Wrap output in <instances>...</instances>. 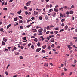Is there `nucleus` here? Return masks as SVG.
Instances as JSON below:
<instances>
[{
  "mask_svg": "<svg viewBox=\"0 0 77 77\" xmlns=\"http://www.w3.org/2000/svg\"><path fill=\"white\" fill-rule=\"evenodd\" d=\"M20 29H23V26H20Z\"/></svg>",
  "mask_w": 77,
  "mask_h": 77,
  "instance_id": "603ef678",
  "label": "nucleus"
},
{
  "mask_svg": "<svg viewBox=\"0 0 77 77\" xmlns=\"http://www.w3.org/2000/svg\"><path fill=\"white\" fill-rule=\"evenodd\" d=\"M40 45L41 44H40V43L39 42H38L37 43V46H38V47H40Z\"/></svg>",
  "mask_w": 77,
  "mask_h": 77,
  "instance_id": "dca6fc26",
  "label": "nucleus"
},
{
  "mask_svg": "<svg viewBox=\"0 0 77 77\" xmlns=\"http://www.w3.org/2000/svg\"><path fill=\"white\" fill-rule=\"evenodd\" d=\"M35 11L34 12V15H38L39 14V13L38 12H36V14H35Z\"/></svg>",
  "mask_w": 77,
  "mask_h": 77,
  "instance_id": "6e6552de",
  "label": "nucleus"
},
{
  "mask_svg": "<svg viewBox=\"0 0 77 77\" xmlns=\"http://www.w3.org/2000/svg\"><path fill=\"white\" fill-rule=\"evenodd\" d=\"M24 9H26V10H27V7H26V6H25L24 7Z\"/></svg>",
  "mask_w": 77,
  "mask_h": 77,
  "instance_id": "58836bf2",
  "label": "nucleus"
},
{
  "mask_svg": "<svg viewBox=\"0 0 77 77\" xmlns=\"http://www.w3.org/2000/svg\"><path fill=\"white\" fill-rule=\"evenodd\" d=\"M65 21V20L64 19H62L61 20V22H63V21Z\"/></svg>",
  "mask_w": 77,
  "mask_h": 77,
  "instance_id": "7c9ffc66",
  "label": "nucleus"
},
{
  "mask_svg": "<svg viewBox=\"0 0 77 77\" xmlns=\"http://www.w3.org/2000/svg\"><path fill=\"white\" fill-rule=\"evenodd\" d=\"M31 2H32V1H31L28 2L26 4V5L27 6H29V5H30Z\"/></svg>",
  "mask_w": 77,
  "mask_h": 77,
  "instance_id": "20e7f679",
  "label": "nucleus"
},
{
  "mask_svg": "<svg viewBox=\"0 0 77 77\" xmlns=\"http://www.w3.org/2000/svg\"><path fill=\"white\" fill-rule=\"evenodd\" d=\"M48 16H47V15H46L45 17V20H48Z\"/></svg>",
  "mask_w": 77,
  "mask_h": 77,
  "instance_id": "a878e982",
  "label": "nucleus"
},
{
  "mask_svg": "<svg viewBox=\"0 0 77 77\" xmlns=\"http://www.w3.org/2000/svg\"><path fill=\"white\" fill-rule=\"evenodd\" d=\"M0 31L1 32H3V28H2L0 29Z\"/></svg>",
  "mask_w": 77,
  "mask_h": 77,
  "instance_id": "3c124183",
  "label": "nucleus"
},
{
  "mask_svg": "<svg viewBox=\"0 0 77 77\" xmlns=\"http://www.w3.org/2000/svg\"><path fill=\"white\" fill-rule=\"evenodd\" d=\"M68 47V48H70V47H71V45H68L67 46Z\"/></svg>",
  "mask_w": 77,
  "mask_h": 77,
  "instance_id": "e2e57ef3",
  "label": "nucleus"
},
{
  "mask_svg": "<svg viewBox=\"0 0 77 77\" xmlns=\"http://www.w3.org/2000/svg\"><path fill=\"white\" fill-rule=\"evenodd\" d=\"M50 7V5H46V9H48V8H49Z\"/></svg>",
  "mask_w": 77,
  "mask_h": 77,
  "instance_id": "f3484780",
  "label": "nucleus"
},
{
  "mask_svg": "<svg viewBox=\"0 0 77 77\" xmlns=\"http://www.w3.org/2000/svg\"><path fill=\"white\" fill-rule=\"evenodd\" d=\"M39 19L41 20H42V16H40V17H39Z\"/></svg>",
  "mask_w": 77,
  "mask_h": 77,
  "instance_id": "4c0bfd02",
  "label": "nucleus"
},
{
  "mask_svg": "<svg viewBox=\"0 0 77 77\" xmlns=\"http://www.w3.org/2000/svg\"><path fill=\"white\" fill-rule=\"evenodd\" d=\"M73 39H77V37H73Z\"/></svg>",
  "mask_w": 77,
  "mask_h": 77,
  "instance_id": "a19ab883",
  "label": "nucleus"
},
{
  "mask_svg": "<svg viewBox=\"0 0 77 77\" xmlns=\"http://www.w3.org/2000/svg\"><path fill=\"white\" fill-rule=\"evenodd\" d=\"M50 27L51 28L52 27H54V26L53 25H51L50 26Z\"/></svg>",
  "mask_w": 77,
  "mask_h": 77,
  "instance_id": "680f3d73",
  "label": "nucleus"
},
{
  "mask_svg": "<svg viewBox=\"0 0 77 77\" xmlns=\"http://www.w3.org/2000/svg\"><path fill=\"white\" fill-rule=\"evenodd\" d=\"M11 26L12 25L11 24H10L9 25H8L7 27V29H9V27H11Z\"/></svg>",
  "mask_w": 77,
  "mask_h": 77,
  "instance_id": "39448f33",
  "label": "nucleus"
},
{
  "mask_svg": "<svg viewBox=\"0 0 77 77\" xmlns=\"http://www.w3.org/2000/svg\"><path fill=\"white\" fill-rule=\"evenodd\" d=\"M63 8H64V9H68V7L65 6L63 7Z\"/></svg>",
  "mask_w": 77,
  "mask_h": 77,
  "instance_id": "2eb2a0df",
  "label": "nucleus"
},
{
  "mask_svg": "<svg viewBox=\"0 0 77 77\" xmlns=\"http://www.w3.org/2000/svg\"><path fill=\"white\" fill-rule=\"evenodd\" d=\"M63 7H61V8H59V10H63Z\"/></svg>",
  "mask_w": 77,
  "mask_h": 77,
  "instance_id": "a18cd8bd",
  "label": "nucleus"
},
{
  "mask_svg": "<svg viewBox=\"0 0 77 77\" xmlns=\"http://www.w3.org/2000/svg\"><path fill=\"white\" fill-rule=\"evenodd\" d=\"M17 49V48L15 47H14L13 49L12 50V51H14V50H15Z\"/></svg>",
  "mask_w": 77,
  "mask_h": 77,
  "instance_id": "4468645a",
  "label": "nucleus"
},
{
  "mask_svg": "<svg viewBox=\"0 0 77 77\" xmlns=\"http://www.w3.org/2000/svg\"><path fill=\"white\" fill-rule=\"evenodd\" d=\"M32 45V44L31 43H29L28 44V47H30V45Z\"/></svg>",
  "mask_w": 77,
  "mask_h": 77,
  "instance_id": "c9c22d12",
  "label": "nucleus"
},
{
  "mask_svg": "<svg viewBox=\"0 0 77 77\" xmlns=\"http://www.w3.org/2000/svg\"><path fill=\"white\" fill-rule=\"evenodd\" d=\"M42 35V33L41 32H39L38 33V35H39L40 36L41 35Z\"/></svg>",
  "mask_w": 77,
  "mask_h": 77,
  "instance_id": "864d4df0",
  "label": "nucleus"
},
{
  "mask_svg": "<svg viewBox=\"0 0 77 77\" xmlns=\"http://www.w3.org/2000/svg\"><path fill=\"white\" fill-rule=\"evenodd\" d=\"M42 53H45V50H42Z\"/></svg>",
  "mask_w": 77,
  "mask_h": 77,
  "instance_id": "2f4dec72",
  "label": "nucleus"
},
{
  "mask_svg": "<svg viewBox=\"0 0 77 77\" xmlns=\"http://www.w3.org/2000/svg\"><path fill=\"white\" fill-rule=\"evenodd\" d=\"M47 49L48 50H51V47H50V46H48Z\"/></svg>",
  "mask_w": 77,
  "mask_h": 77,
  "instance_id": "9b49d317",
  "label": "nucleus"
},
{
  "mask_svg": "<svg viewBox=\"0 0 77 77\" xmlns=\"http://www.w3.org/2000/svg\"><path fill=\"white\" fill-rule=\"evenodd\" d=\"M3 10H4L5 11H7V8H5L3 9Z\"/></svg>",
  "mask_w": 77,
  "mask_h": 77,
  "instance_id": "c03bdc74",
  "label": "nucleus"
},
{
  "mask_svg": "<svg viewBox=\"0 0 77 77\" xmlns=\"http://www.w3.org/2000/svg\"><path fill=\"white\" fill-rule=\"evenodd\" d=\"M31 48L33 50V49H34V46L33 45H32L31 47Z\"/></svg>",
  "mask_w": 77,
  "mask_h": 77,
  "instance_id": "b1692460",
  "label": "nucleus"
},
{
  "mask_svg": "<svg viewBox=\"0 0 77 77\" xmlns=\"http://www.w3.org/2000/svg\"><path fill=\"white\" fill-rule=\"evenodd\" d=\"M53 37H54V35H52L51 36L50 35L49 36L50 38H53Z\"/></svg>",
  "mask_w": 77,
  "mask_h": 77,
  "instance_id": "393cba45",
  "label": "nucleus"
},
{
  "mask_svg": "<svg viewBox=\"0 0 77 77\" xmlns=\"http://www.w3.org/2000/svg\"><path fill=\"white\" fill-rule=\"evenodd\" d=\"M63 31H64V29H62L60 30V32H63Z\"/></svg>",
  "mask_w": 77,
  "mask_h": 77,
  "instance_id": "8fccbe9b",
  "label": "nucleus"
},
{
  "mask_svg": "<svg viewBox=\"0 0 77 77\" xmlns=\"http://www.w3.org/2000/svg\"><path fill=\"white\" fill-rule=\"evenodd\" d=\"M44 66H45L47 67L48 66V64L45 63L44 64Z\"/></svg>",
  "mask_w": 77,
  "mask_h": 77,
  "instance_id": "c85d7f7f",
  "label": "nucleus"
},
{
  "mask_svg": "<svg viewBox=\"0 0 77 77\" xmlns=\"http://www.w3.org/2000/svg\"><path fill=\"white\" fill-rule=\"evenodd\" d=\"M17 14H20L21 13V10H20L18 12H17Z\"/></svg>",
  "mask_w": 77,
  "mask_h": 77,
  "instance_id": "6ab92c4d",
  "label": "nucleus"
},
{
  "mask_svg": "<svg viewBox=\"0 0 77 77\" xmlns=\"http://www.w3.org/2000/svg\"><path fill=\"white\" fill-rule=\"evenodd\" d=\"M46 45H44L42 46V47L43 48V49H45V48H46Z\"/></svg>",
  "mask_w": 77,
  "mask_h": 77,
  "instance_id": "423d86ee",
  "label": "nucleus"
},
{
  "mask_svg": "<svg viewBox=\"0 0 77 77\" xmlns=\"http://www.w3.org/2000/svg\"><path fill=\"white\" fill-rule=\"evenodd\" d=\"M55 30H59V28L56 27L55 28Z\"/></svg>",
  "mask_w": 77,
  "mask_h": 77,
  "instance_id": "c756f323",
  "label": "nucleus"
},
{
  "mask_svg": "<svg viewBox=\"0 0 77 77\" xmlns=\"http://www.w3.org/2000/svg\"><path fill=\"white\" fill-rule=\"evenodd\" d=\"M54 33L55 34H57V33H58V31H54Z\"/></svg>",
  "mask_w": 77,
  "mask_h": 77,
  "instance_id": "aec40b11",
  "label": "nucleus"
},
{
  "mask_svg": "<svg viewBox=\"0 0 77 77\" xmlns=\"http://www.w3.org/2000/svg\"><path fill=\"white\" fill-rule=\"evenodd\" d=\"M41 50V48H39L36 50V52H37V53H38V52H39V51H40V50Z\"/></svg>",
  "mask_w": 77,
  "mask_h": 77,
  "instance_id": "f03ea898",
  "label": "nucleus"
},
{
  "mask_svg": "<svg viewBox=\"0 0 77 77\" xmlns=\"http://www.w3.org/2000/svg\"><path fill=\"white\" fill-rule=\"evenodd\" d=\"M46 39L48 40H50V37L48 36L46 38Z\"/></svg>",
  "mask_w": 77,
  "mask_h": 77,
  "instance_id": "f704fd0d",
  "label": "nucleus"
},
{
  "mask_svg": "<svg viewBox=\"0 0 77 77\" xmlns=\"http://www.w3.org/2000/svg\"><path fill=\"white\" fill-rule=\"evenodd\" d=\"M32 32H37V30H36V29H33L32 30Z\"/></svg>",
  "mask_w": 77,
  "mask_h": 77,
  "instance_id": "7ed1b4c3",
  "label": "nucleus"
},
{
  "mask_svg": "<svg viewBox=\"0 0 77 77\" xmlns=\"http://www.w3.org/2000/svg\"><path fill=\"white\" fill-rule=\"evenodd\" d=\"M33 40L34 41H35V42H38V39L37 38H35Z\"/></svg>",
  "mask_w": 77,
  "mask_h": 77,
  "instance_id": "a211bd4d",
  "label": "nucleus"
},
{
  "mask_svg": "<svg viewBox=\"0 0 77 77\" xmlns=\"http://www.w3.org/2000/svg\"><path fill=\"white\" fill-rule=\"evenodd\" d=\"M2 45H5V42L3 41H2Z\"/></svg>",
  "mask_w": 77,
  "mask_h": 77,
  "instance_id": "5701e85b",
  "label": "nucleus"
},
{
  "mask_svg": "<svg viewBox=\"0 0 77 77\" xmlns=\"http://www.w3.org/2000/svg\"><path fill=\"white\" fill-rule=\"evenodd\" d=\"M19 17L20 18V19H22V18H23V17H22V16H19Z\"/></svg>",
  "mask_w": 77,
  "mask_h": 77,
  "instance_id": "13d9d810",
  "label": "nucleus"
},
{
  "mask_svg": "<svg viewBox=\"0 0 77 77\" xmlns=\"http://www.w3.org/2000/svg\"><path fill=\"white\" fill-rule=\"evenodd\" d=\"M3 40L5 42H6V41H7V39H5V38H4Z\"/></svg>",
  "mask_w": 77,
  "mask_h": 77,
  "instance_id": "cd10ccee",
  "label": "nucleus"
},
{
  "mask_svg": "<svg viewBox=\"0 0 77 77\" xmlns=\"http://www.w3.org/2000/svg\"><path fill=\"white\" fill-rule=\"evenodd\" d=\"M50 33L51 35H53V34H54L53 31L51 32Z\"/></svg>",
  "mask_w": 77,
  "mask_h": 77,
  "instance_id": "bf43d9fd",
  "label": "nucleus"
},
{
  "mask_svg": "<svg viewBox=\"0 0 77 77\" xmlns=\"http://www.w3.org/2000/svg\"><path fill=\"white\" fill-rule=\"evenodd\" d=\"M30 21H32V20H31V19H30L29 20H28L27 21V23H29V22H30Z\"/></svg>",
  "mask_w": 77,
  "mask_h": 77,
  "instance_id": "de8ad7c7",
  "label": "nucleus"
},
{
  "mask_svg": "<svg viewBox=\"0 0 77 77\" xmlns=\"http://www.w3.org/2000/svg\"><path fill=\"white\" fill-rule=\"evenodd\" d=\"M40 38H41V39H42V41H44V37L42 36H41L40 37Z\"/></svg>",
  "mask_w": 77,
  "mask_h": 77,
  "instance_id": "4be33fe9",
  "label": "nucleus"
},
{
  "mask_svg": "<svg viewBox=\"0 0 77 77\" xmlns=\"http://www.w3.org/2000/svg\"><path fill=\"white\" fill-rule=\"evenodd\" d=\"M20 48L21 49H23V48H24V46H21Z\"/></svg>",
  "mask_w": 77,
  "mask_h": 77,
  "instance_id": "09e8293b",
  "label": "nucleus"
},
{
  "mask_svg": "<svg viewBox=\"0 0 77 77\" xmlns=\"http://www.w3.org/2000/svg\"><path fill=\"white\" fill-rule=\"evenodd\" d=\"M47 29L48 30V29H50V27H49V26H48L47 27Z\"/></svg>",
  "mask_w": 77,
  "mask_h": 77,
  "instance_id": "0e129e2a",
  "label": "nucleus"
},
{
  "mask_svg": "<svg viewBox=\"0 0 77 77\" xmlns=\"http://www.w3.org/2000/svg\"><path fill=\"white\" fill-rule=\"evenodd\" d=\"M60 17H63V14L62 13H60Z\"/></svg>",
  "mask_w": 77,
  "mask_h": 77,
  "instance_id": "49530a36",
  "label": "nucleus"
},
{
  "mask_svg": "<svg viewBox=\"0 0 77 77\" xmlns=\"http://www.w3.org/2000/svg\"><path fill=\"white\" fill-rule=\"evenodd\" d=\"M56 13L55 12H53L52 14L53 17H56Z\"/></svg>",
  "mask_w": 77,
  "mask_h": 77,
  "instance_id": "f257e3e1",
  "label": "nucleus"
},
{
  "mask_svg": "<svg viewBox=\"0 0 77 77\" xmlns=\"http://www.w3.org/2000/svg\"><path fill=\"white\" fill-rule=\"evenodd\" d=\"M65 30H67V29H68V26L66 25L65 27Z\"/></svg>",
  "mask_w": 77,
  "mask_h": 77,
  "instance_id": "72a5a7b5",
  "label": "nucleus"
},
{
  "mask_svg": "<svg viewBox=\"0 0 77 77\" xmlns=\"http://www.w3.org/2000/svg\"><path fill=\"white\" fill-rule=\"evenodd\" d=\"M20 59H23V57H22V56H20L19 57Z\"/></svg>",
  "mask_w": 77,
  "mask_h": 77,
  "instance_id": "6e6d98bb",
  "label": "nucleus"
},
{
  "mask_svg": "<svg viewBox=\"0 0 77 77\" xmlns=\"http://www.w3.org/2000/svg\"><path fill=\"white\" fill-rule=\"evenodd\" d=\"M26 39H27V37H23V40L25 41V40H26Z\"/></svg>",
  "mask_w": 77,
  "mask_h": 77,
  "instance_id": "473e14b6",
  "label": "nucleus"
},
{
  "mask_svg": "<svg viewBox=\"0 0 77 77\" xmlns=\"http://www.w3.org/2000/svg\"><path fill=\"white\" fill-rule=\"evenodd\" d=\"M14 20L15 21H17L18 20V17H15L14 18Z\"/></svg>",
  "mask_w": 77,
  "mask_h": 77,
  "instance_id": "1a4fd4ad",
  "label": "nucleus"
},
{
  "mask_svg": "<svg viewBox=\"0 0 77 77\" xmlns=\"http://www.w3.org/2000/svg\"><path fill=\"white\" fill-rule=\"evenodd\" d=\"M61 26H65V24H64V23H63L61 24Z\"/></svg>",
  "mask_w": 77,
  "mask_h": 77,
  "instance_id": "338daca9",
  "label": "nucleus"
},
{
  "mask_svg": "<svg viewBox=\"0 0 77 77\" xmlns=\"http://www.w3.org/2000/svg\"><path fill=\"white\" fill-rule=\"evenodd\" d=\"M54 38H52L51 39V41L52 42H54Z\"/></svg>",
  "mask_w": 77,
  "mask_h": 77,
  "instance_id": "0eeeda50",
  "label": "nucleus"
},
{
  "mask_svg": "<svg viewBox=\"0 0 77 77\" xmlns=\"http://www.w3.org/2000/svg\"><path fill=\"white\" fill-rule=\"evenodd\" d=\"M63 16L64 17H66V16L65 15V14L64 13L63 14Z\"/></svg>",
  "mask_w": 77,
  "mask_h": 77,
  "instance_id": "ea45409f",
  "label": "nucleus"
},
{
  "mask_svg": "<svg viewBox=\"0 0 77 77\" xmlns=\"http://www.w3.org/2000/svg\"><path fill=\"white\" fill-rule=\"evenodd\" d=\"M15 55H17L18 56V55H19V53L18 52L17 53H15Z\"/></svg>",
  "mask_w": 77,
  "mask_h": 77,
  "instance_id": "4d7b16f0",
  "label": "nucleus"
},
{
  "mask_svg": "<svg viewBox=\"0 0 77 77\" xmlns=\"http://www.w3.org/2000/svg\"><path fill=\"white\" fill-rule=\"evenodd\" d=\"M30 26H31V25H29L28 26H27L26 27H27V28H29L30 27Z\"/></svg>",
  "mask_w": 77,
  "mask_h": 77,
  "instance_id": "e433bc0d",
  "label": "nucleus"
},
{
  "mask_svg": "<svg viewBox=\"0 0 77 77\" xmlns=\"http://www.w3.org/2000/svg\"><path fill=\"white\" fill-rule=\"evenodd\" d=\"M51 47L52 48H54V44H52V45H51Z\"/></svg>",
  "mask_w": 77,
  "mask_h": 77,
  "instance_id": "bb28decb",
  "label": "nucleus"
},
{
  "mask_svg": "<svg viewBox=\"0 0 77 77\" xmlns=\"http://www.w3.org/2000/svg\"><path fill=\"white\" fill-rule=\"evenodd\" d=\"M6 51L7 52H8V49H5L4 51V52H5Z\"/></svg>",
  "mask_w": 77,
  "mask_h": 77,
  "instance_id": "37998d69",
  "label": "nucleus"
},
{
  "mask_svg": "<svg viewBox=\"0 0 77 77\" xmlns=\"http://www.w3.org/2000/svg\"><path fill=\"white\" fill-rule=\"evenodd\" d=\"M49 33H50V31H47V32H46V34H49Z\"/></svg>",
  "mask_w": 77,
  "mask_h": 77,
  "instance_id": "69168bd1",
  "label": "nucleus"
},
{
  "mask_svg": "<svg viewBox=\"0 0 77 77\" xmlns=\"http://www.w3.org/2000/svg\"><path fill=\"white\" fill-rule=\"evenodd\" d=\"M5 74L7 75H8V72H5Z\"/></svg>",
  "mask_w": 77,
  "mask_h": 77,
  "instance_id": "5fc2aeb1",
  "label": "nucleus"
},
{
  "mask_svg": "<svg viewBox=\"0 0 77 77\" xmlns=\"http://www.w3.org/2000/svg\"><path fill=\"white\" fill-rule=\"evenodd\" d=\"M43 30V29L42 28L39 29L38 30V32H42V31Z\"/></svg>",
  "mask_w": 77,
  "mask_h": 77,
  "instance_id": "f8f14e48",
  "label": "nucleus"
},
{
  "mask_svg": "<svg viewBox=\"0 0 77 77\" xmlns=\"http://www.w3.org/2000/svg\"><path fill=\"white\" fill-rule=\"evenodd\" d=\"M75 32H77V28L76 29H75Z\"/></svg>",
  "mask_w": 77,
  "mask_h": 77,
  "instance_id": "774afa93",
  "label": "nucleus"
},
{
  "mask_svg": "<svg viewBox=\"0 0 77 77\" xmlns=\"http://www.w3.org/2000/svg\"><path fill=\"white\" fill-rule=\"evenodd\" d=\"M64 71H67V69H66V68H65V67L64 68Z\"/></svg>",
  "mask_w": 77,
  "mask_h": 77,
  "instance_id": "052dcab7",
  "label": "nucleus"
},
{
  "mask_svg": "<svg viewBox=\"0 0 77 77\" xmlns=\"http://www.w3.org/2000/svg\"><path fill=\"white\" fill-rule=\"evenodd\" d=\"M54 11L55 12H57L59 11V9H57L56 8H54Z\"/></svg>",
  "mask_w": 77,
  "mask_h": 77,
  "instance_id": "ddd939ff",
  "label": "nucleus"
},
{
  "mask_svg": "<svg viewBox=\"0 0 77 77\" xmlns=\"http://www.w3.org/2000/svg\"><path fill=\"white\" fill-rule=\"evenodd\" d=\"M19 23H23V20H19Z\"/></svg>",
  "mask_w": 77,
  "mask_h": 77,
  "instance_id": "412c9836",
  "label": "nucleus"
},
{
  "mask_svg": "<svg viewBox=\"0 0 77 77\" xmlns=\"http://www.w3.org/2000/svg\"><path fill=\"white\" fill-rule=\"evenodd\" d=\"M53 11V10L52 9H51L49 10V11H50V12H52Z\"/></svg>",
  "mask_w": 77,
  "mask_h": 77,
  "instance_id": "79ce46f5",
  "label": "nucleus"
},
{
  "mask_svg": "<svg viewBox=\"0 0 77 77\" xmlns=\"http://www.w3.org/2000/svg\"><path fill=\"white\" fill-rule=\"evenodd\" d=\"M70 14H71V15H72L73 13H74V11H71L69 12Z\"/></svg>",
  "mask_w": 77,
  "mask_h": 77,
  "instance_id": "9d476101",
  "label": "nucleus"
}]
</instances>
